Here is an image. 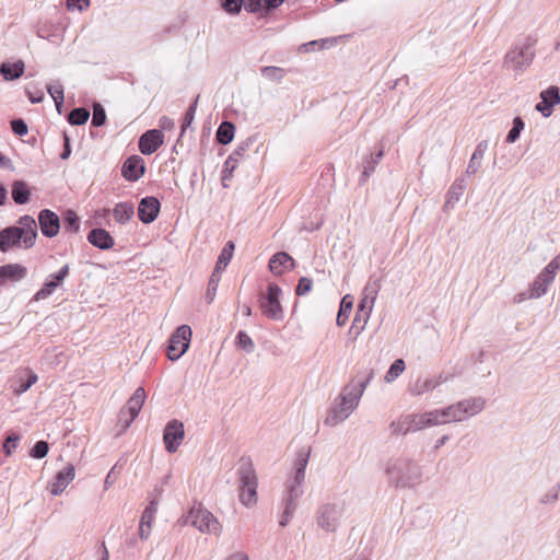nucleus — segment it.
<instances>
[{"label":"nucleus","mask_w":560,"mask_h":560,"mask_svg":"<svg viewBox=\"0 0 560 560\" xmlns=\"http://www.w3.org/2000/svg\"><path fill=\"white\" fill-rule=\"evenodd\" d=\"M373 377V370L365 373H358L342 388L339 396L335 399V402L325 419V423L330 427H336L349 418L358 407L366 386Z\"/></svg>","instance_id":"1"},{"label":"nucleus","mask_w":560,"mask_h":560,"mask_svg":"<svg viewBox=\"0 0 560 560\" xmlns=\"http://www.w3.org/2000/svg\"><path fill=\"white\" fill-rule=\"evenodd\" d=\"M388 486L395 489H413L422 482V467L408 457L389 459L385 465Z\"/></svg>","instance_id":"2"},{"label":"nucleus","mask_w":560,"mask_h":560,"mask_svg":"<svg viewBox=\"0 0 560 560\" xmlns=\"http://www.w3.org/2000/svg\"><path fill=\"white\" fill-rule=\"evenodd\" d=\"M240 479V501L247 508L257 503L258 479L250 459L242 458L237 469Z\"/></svg>","instance_id":"3"},{"label":"nucleus","mask_w":560,"mask_h":560,"mask_svg":"<svg viewBox=\"0 0 560 560\" xmlns=\"http://www.w3.org/2000/svg\"><path fill=\"white\" fill-rule=\"evenodd\" d=\"M534 57V43L526 38L506 52L503 66L509 70L520 73L532 65Z\"/></svg>","instance_id":"4"},{"label":"nucleus","mask_w":560,"mask_h":560,"mask_svg":"<svg viewBox=\"0 0 560 560\" xmlns=\"http://www.w3.org/2000/svg\"><path fill=\"white\" fill-rule=\"evenodd\" d=\"M345 502L325 503L317 511V525L328 533H335L345 516Z\"/></svg>","instance_id":"5"},{"label":"nucleus","mask_w":560,"mask_h":560,"mask_svg":"<svg viewBox=\"0 0 560 560\" xmlns=\"http://www.w3.org/2000/svg\"><path fill=\"white\" fill-rule=\"evenodd\" d=\"M185 524L199 529L201 533L218 535L221 530V525L211 512L203 509L200 504L194 505L185 516Z\"/></svg>","instance_id":"6"},{"label":"nucleus","mask_w":560,"mask_h":560,"mask_svg":"<svg viewBox=\"0 0 560 560\" xmlns=\"http://www.w3.org/2000/svg\"><path fill=\"white\" fill-rule=\"evenodd\" d=\"M281 289L277 283H269L267 292L260 295L259 304L262 314L272 320L280 322L284 317L283 308L280 303Z\"/></svg>","instance_id":"7"},{"label":"nucleus","mask_w":560,"mask_h":560,"mask_svg":"<svg viewBox=\"0 0 560 560\" xmlns=\"http://www.w3.org/2000/svg\"><path fill=\"white\" fill-rule=\"evenodd\" d=\"M560 269V255L555 257L536 277L528 290L529 299H539L548 291Z\"/></svg>","instance_id":"8"},{"label":"nucleus","mask_w":560,"mask_h":560,"mask_svg":"<svg viewBox=\"0 0 560 560\" xmlns=\"http://www.w3.org/2000/svg\"><path fill=\"white\" fill-rule=\"evenodd\" d=\"M191 328L188 325L179 326L171 336L167 346V357L171 361L178 360L189 348Z\"/></svg>","instance_id":"9"},{"label":"nucleus","mask_w":560,"mask_h":560,"mask_svg":"<svg viewBox=\"0 0 560 560\" xmlns=\"http://www.w3.org/2000/svg\"><path fill=\"white\" fill-rule=\"evenodd\" d=\"M486 400L482 397H470L450 405L454 422H460L474 417L485 408Z\"/></svg>","instance_id":"10"},{"label":"nucleus","mask_w":560,"mask_h":560,"mask_svg":"<svg viewBox=\"0 0 560 560\" xmlns=\"http://www.w3.org/2000/svg\"><path fill=\"white\" fill-rule=\"evenodd\" d=\"M145 400V392L142 387H138L133 395L129 398L126 409L120 411L119 421L124 422V428L127 429L131 422L138 417Z\"/></svg>","instance_id":"11"},{"label":"nucleus","mask_w":560,"mask_h":560,"mask_svg":"<svg viewBox=\"0 0 560 560\" xmlns=\"http://www.w3.org/2000/svg\"><path fill=\"white\" fill-rule=\"evenodd\" d=\"M185 436L184 423L179 420L167 422L164 428L163 442L168 453H175L182 444Z\"/></svg>","instance_id":"12"},{"label":"nucleus","mask_w":560,"mask_h":560,"mask_svg":"<svg viewBox=\"0 0 560 560\" xmlns=\"http://www.w3.org/2000/svg\"><path fill=\"white\" fill-rule=\"evenodd\" d=\"M69 265H65L58 272L51 273L45 280L43 287L35 293L33 300L40 301L50 296L54 291L60 287L63 280L69 276Z\"/></svg>","instance_id":"13"},{"label":"nucleus","mask_w":560,"mask_h":560,"mask_svg":"<svg viewBox=\"0 0 560 560\" xmlns=\"http://www.w3.org/2000/svg\"><path fill=\"white\" fill-rule=\"evenodd\" d=\"M445 382H447V376L444 374H439L438 376L427 378L418 377L417 380L409 384L408 392L410 393V395L416 397L422 396L427 393L434 390L436 387L444 384Z\"/></svg>","instance_id":"14"},{"label":"nucleus","mask_w":560,"mask_h":560,"mask_svg":"<svg viewBox=\"0 0 560 560\" xmlns=\"http://www.w3.org/2000/svg\"><path fill=\"white\" fill-rule=\"evenodd\" d=\"M38 225L44 236L52 238L60 230V219L54 211L43 209L38 213Z\"/></svg>","instance_id":"15"},{"label":"nucleus","mask_w":560,"mask_h":560,"mask_svg":"<svg viewBox=\"0 0 560 560\" xmlns=\"http://www.w3.org/2000/svg\"><path fill=\"white\" fill-rule=\"evenodd\" d=\"M164 135L159 129L145 131L139 138V150L144 155L154 153L163 144Z\"/></svg>","instance_id":"16"},{"label":"nucleus","mask_w":560,"mask_h":560,"mask_svg":"<svg viewBox=\"0 0 560 560\" xmlns=\"http://www.w3.org/2000/svg\"><path fill=\"white\" fill-rule=\"evenodd\" d=\"M161 203L158 198L148 196L140 200L138 206V217L139 220L149 224L153 222L160 212Z\"/></svg>","instance_id":"17"},{"label":"nucleus","mask_w":560,"mask_h":560,"mask_svg":"<svg viewBox=\"0 0 560 560\" xmlns=\"http://www.w3.org/2000/svg\"><path fill=\"white\" fill-rule=\"evenodd\" d=\"M19 225L16 226L19 233L25 237L24 240V248H31L35 245L37 238V222L31 215H22L19 221Z\"/></svg>","instance_id":"18"},{"label":"nucleus","mask_w":560,"mask_h":560,"mask_svg":"<svg viewBox=\"0 0 560 560\" xmlns=\"http://www.w3.org/2000/svg\"><path fill=\"white\" fill-rule=\"evenodd\" d=\"M541 101L536 104L535 108L541 113L544 117H549L552 114L555 105L560 104V93L557 86H550L540 93Z\"/></svg>","instance_id":"19"},{"label":"nucleus","mask_w":560,"mask_h":560,"mask_svg":"<svg viewBox=\"0 0 560 560\" xmlns=\"http://www.w3.org/2000/svg\"><path fill=\"white\" fill-rule=\"evenodd\" d=\"M310 450L302 448L298 453L296 460L294 463V472L285 483L303 488L305 481V470L308 464Z\"/></svg>","instance_id":"20"},{"label":"nucleus","mask_w":560,"mask_h":560,"mask_svg":"<svg viewBox=\"0 0 560 560\" xmlns=\"http://www.w3.org/2000/svg\"><path fill=\"white\" fill-rule=\"evenodd\" d=\"M145 172V163L139 155L129 156L122 164L121 174L130 182L138 180Z\"/></svg>","instance_id":"21"},{"label":"nucleus","mask_w":560,"mask_h":560,"mask_svg":"<svg viewBox=\"0 0 560 560\" xmlns=\"http://www.w3.org/2000/svg\"><path fill=\"white\" fill-rule=\"evenodd\" d=\"M25 237L19 233L18 228L8 226L0 231V250L7 253L12 247L24 248Z\"/></svg>","instance_id":"22"},{"label":"nucleus","mask_w":560,"mask_h":560,"mask_svg":"<svg viewBox=\"0 0 560 560\" xmlns=\"http://www.w3.org/2000/svg\"><path fill=\"white\" fill-rule=\"evenodd\" d=\"M75 470L72 464H67L61 470L57 472L54 481L50 483V492L54 495H59L65 491L68 485L74 479Z\"/></svg>","instance_id":"23"},{"label":"nucleus","mask_w":560,"mask_h":560,"mask_svg":"<svg viewBox=\"0 0 560 560\" xmlns=\"http://www.w3.org/2000/svg\"><path fill=\"white\" fill-rule=\"evenodd\" d=\"M294 259L285 252H278L269 260V269L275 276H281L285 269H293Z\"/></svg>","instance_id":"24"},{"label":"nucleus","mask_w":560,"mask_h":560,"mask_svg":"<svg viewBox=\"0 0 560 560\" xmlns=\"http://www.w3.org/2000/svg\"><path fill=\"white\" fill-rule=\"evenodd\" d=\"M88 241L102 250H107L114 246L113 236L102 228L92 229L88 235Z\"/></svg>","instance_id":"25"},{"label":"nucleus","mask_w":560,"mask_h":560,"mask_svg":"<svg viewBox=\"0 0 560 560\" xmlns=\"http://www.w3.org/2000/svg\"><path fill=\"white\" fill-rule=\"evenodd\" d=\"M27 275L26 267L20 264H8L0 266V284L4 281H21Z\"/></svg>","instance_id":"26"},{"label":"nucleus","mask_w":560,"mask_h":560,"mask_svg":"<svg viewBox=\"0 0 560 560\" xmlns=\"http://www.w3.org/2000/svg\"><path fill=\"white\" fill-rule=\"evenodd\" d=\"M384 156V144L381 143L380 150L375 154L365 158L363 162V171L359 179L360 184H364L368 178L374 173L376 166L380 164Z\"/></svg>","instance_id":"27"},{"label":"nucleus","mask_w":560,"mask_h":560,"mask_svg":"<svg viewBox=\"0 0 560 560\" xmlns=\"http://www.w3.org/2000/svg\"><path fill=\"white\" fill-rule=\"evenodd\" d=\"M284 493L282 497V506L290 511H296L299 499L303 495L304 489L301 487L284 485Z\"/></svg>","instance_id":"28"},{"label":"nucleus","mask_w":560,"mask_h":560,"mask_svg":"<svg viewBox=\"0 0 560 560\" xmlns=\"http://www.w3.org/2000/svg\"><path fill=\"white\" fill-rule=\"evenodd\" d=\"M488 148H489V142L487 140H482L477 144V147L470 158V161L468 163L466 174L474 175L478 172V170L480 168V165H481V161H482Z\"/></svg>","instance_id":"29"},{"label":"nucleus","mask_w":560,"mask_h":560,"mask_svg":"<svg viewBox=\"0 0 560 560\" xmlns=\"http://www.w3.org/2000/svg\"><path fill=\"white\" fill-rule=\"evenodd\" d=\"M25 71V63L18 60L14 63L2 62L0 66V73L7 81H13L21 78Z\"/></svg>","instance_id":"30"},{"label":"nucleus","mask_w":560,"mask_h":560,"mask_svg":"<svg viewBox=\"0 0 560 560\" xmlns=\"http://www.w3.org/2000/svg\"><path fill=\"white\" fill-rule=\"evenodd\" d=\"M12 199L16 205H25L30 201L31 191L23 180H15L12 184Z\"/></svg>","instance_id":"31"},{"label":"nucleus","mask_w":560,"mask_h":560,"mask_svg":"<svg viewBox=\"0 0 560 560\" xmlns=\"http://www.w3.org/2000/svg\"><path fill=\"white\" fill-rule=\"evenodd\" d=\"M466 189V184L464 178L456 179L452 186L450 187L447 195L445 207H453L463 196Z\"/></svg>","instance_id":"32"},{"label":"nucleus","mask_w":560,"mask_h":560,"mask_svg":"<svg viewBox=\"0 0 560 560\" xmlns=\"http://www.w3.org/2000/svg\"><path fill=\"white\" fill-rule=\"evenodd\" d=\"M234 250V244L233 242H228L223 249L221 250L218 260L215 262L214 269L212 272L222 273V271L226 268V266L230 264Z\"/></svg>","instance_id":"33"},{"label":"nucleus","mask_w":560,"mask_h":560,"mask_svg":"<svg viewBox=\"0 0 560 560\" xmlns=\"http://www.w3.org/2000/svg\"><path fill=\"white\" fill-rule=\"evenodd\" d=\"M135 214L133 206L128 202H119L113 210L115 220L119 223L128 222Z\"/></svg>","instance_id":"34"},{"label":"nucleus","mask_w":560,"mask_h":560,"mask_svg":"<svg viewBox=\"0 0 560 560\" xmlns=\"http://www.w3.org/2000/svg\"><path fill=\"white\" fill-rule=\"evenodd\" d=\"M234 132H235V126L230 121H223V122H221V125L219 126V128L217 130V133H215L217 141L220 144H224V145L229 144L234 138Z\"/></svg>","instance_id":"35"},{"label":"nucleus","mask_w":560,"mask_h":560,"mask_svg":"<svg viewBox=\"0 0 560 560\" xmlns=\"http://www.w3.org/2000/svg\"><path fill=\"white\" fill-rule=\"evenodd\" d=\"M352 306H353L352 296L349 294L345 295L341 300L340 308H339L337 319H336L338 326L346 325V323L349 318V314L352 311Z\"/></svg>","instance_id":"36"},{"label":"nucleus","mask_w":560,"mask_h":560,"mask_svg":"<svg viewBox=\"0 0 560 560\" xmlns=\"http://www.w3.org/2000/svg\"><path fill=\"white\" fill-rule=\"evenodd\" d=\"M389 429H390V433L393 435H399V434L406 435L407 433L412 432L410 421H409V416L407 415V416L398 418L397 420H394L390 423Z\"/></svg>","instance_id":"37"},{"label":"nucleus","mask_w":560,"mask_h":560,"mask_svg":"<svg viewBox=\"0 0 560 560\" xmlns=\"http://www.w3.org/2000/svg\"><path fill=\"white\" fill-rule=\"evenodd\" d=\"M90 117V112L84 107H75L68 115L69 124L73 126L84 125Z\"/></svg>","instance_id":"38"},{"label":"nucleus","mask_w":560,"mask_h":560,"mask_svg":"<svg viewBox=\"0 0 560 560\" xmlns=\"http://www.w3.org/2000/svg\"><path fill=\"white\" fill-rule=\"evenodd\" d=\"M63 228L70 233H77L80 229L79 217L71 209L67 210L63 214Z\"/></svg>","instance_id":"39"},{"label":"nucleus","mask_w":560,"mask_h":560,"mask_svg":"<svg viewBox=\"0 0 560 560\" xmlns=\"http://www.w3.org/2000/svg\"><path fill=\"white\" fill-rule=\"evenodd\" d=\"M221 280V275L220 273H217V272H212L211 276H210V279H209V283H208V288H207V291H206V301L207 303H212L214 298H215V294H217V290H218V287H219V282Z\"/></svg>","instance_id":"40"},{"label":"nucleus","mask_w":560,"mask_h":560,"mask_svg":"<svg viewBox=\"0 0 560 560\" xmlns=\"http://www.w3.org/2000/svg\"><path fill=\"white\" fill-rule=\"evenodd\" d=\"M524 127H525V124H524L523 119L520 116L515 117L513 119V127L506 135L505 141L508 143H514L520 138L521 132L523 131Z\"/></svg>","instance_id":"41"},{"label":"nucleus","mask_w":560,"mask_h":560,"mask_svg":"<svg viewBox=\"0 0 560 560\" xmlns=\"http://www.w3.org/2000/svg\"><path fill=\"white\" fill-rule=\"evenodd\" d=\"M261 75L270 81L280 82L284 77V70L275 66H266L261 68Z\"/></svg>","instance_id":"42"},{"label":"nucleus","mask_w":560,"mask_h":560,"mask_svg":"<svg viewBox=\"0 0 560 560\" xmlns=\"http://www.w3.org/2000/svg\"><path fill=\"white\" fill-rule=\"evenodd\" d=\"M405 370V362L402 359L395 360L392 365L389 366V370L387 371L385 375V381L387 383L393 382L395 378H397Z\"/></svg>","instance_id":"43"},{"label":"nucleus","mask_w":560,"mask_h":560,"mask_svg":"<svg viewBox=\"0 0 560 560\" xmlns=\"http://www.w3.org/2000/svg\"><path fill=\"white\" fill-rule=\"evenodd\" d=\"M236 346L247 353H252L255 349L254 341L252 338L243 330H240L236 335Z\"/></svg>","instance_id":"44"},{"label":"nucleus","mask_w":560,"mask_h":560,"mask_svg":"<svg viewBox=\"0 0 560 560\" xmlns=\"http://www.w3.org/2000/svg\"><path fill=\"white\" fill-rule=\"evenodd\" d=\"M409 416V421L411 425L412 432L421 431L425 428H429L427 423L425 412L423 413H411Z\"/></svg>","instance_id":"45"},{"label":"nucleus","mask_w":560,"mask_h":560,"mask_svg":"<svg viewBox=\"0 0 560 560\" xmlns=\"http://www.w3.org/2000/svg\"><path fill=\"white\" fill-rule=\"evenodd\" d=\"M374 303H375V301L362 296V299L359 303V306H358V310H360V312H363V324L361 326V329H363L365 324L368 323V320L370 318V314L373 310Z\"/></svg>","instance_id":"46"},{"label":"nucleus","mask_w":560,"mask_h":560,"mask_svg":"<svg viewBox=\"0 0 560 560\" xmlns=\"http://www.w3.org/2000/svg\"><path fill=\"white\" fill-rule=\"evenodd\" d=\"M106 122V113H105V109L104 107L98 104V103H95L93 105V116H92V125L94 127H101L103 126L104 124Z\"/></svg>","instance_id":"47"},{"label":"nucleus","mask_w":560,"mask_h":560,"mask_svg":"<svg viewBox=\"0 0 560 560\" xmlns=\"http://www.w3.org/2000/svg\"><path fill=\"white\" fill-rule=\"evenodd\" d=\"M158 511V501L152 500L150 504L144 509L141 515V523H148V527L151 528V523L153 522L155 514Z\"/></svg>","instance_id":"48"},{"label":"nucleus","mask_w":560,"mask_h":560,"mask_svg":"<svg viewBox=\"0 0 560 560\" xmlns=\"http://www.w3.org/2000/svg\"><path fill=\"white\" fill-rule=\"evenodd\" d=\"M197 103H198V96L196 97L195 102L188 107V109L185 113V116H184L183 122H182L180 136H183L185 133L186 128L189 127L191 125V122L194 121L196 109H197Z\"/></svg>","instance_id":"49"},{"label":"nucleus","mask_w":560,"mask_h":560,"mask_svg":"<svg viewBox=\"0 0 560 560\" xmlns=\"http://www.w3.org/2000/svg\"><path fill=\"white\" fill-rule=\"evenodd\" d=\"M27 372H28V378L26 381L21 380L20 385L13 389L15 395H22L23 393L27 392L32 387V385H34L37 382V380H38L37 375L32 371H27Z\"/></svg>","instance_id":"50"},{"label":"nucleus","mask_w":560,"mask_h":560,"mask_svg":"<svg viewBox=\"0 0 560 560\" xmlns=\"http://www.w3.org/2000/svg\"><path fill=\"white\" fill-rule=\"evenodd\" d=\"M49 451V445L46 441H38L31 450V456L33 458H44Z\"/></svg>","instance_id":"51"},{"label":"nucleus","mask_w":560,"mask_h":560,"mask_svg":"<svg viewBox=\"0 0 560 560\" xmlns=\"http://www.w3.org/2000/svg\"><path fill=\"white\" fill-rule=\"evenodd\" d=\"M312 288H313L312 279H310L307 277H302V278H300L299 283L295 288V293L299 296H303V295H306L307 293H310L312 291Z\"/></svg>","instance_id":"52"},{"label":"nucleus","mask_w":560,"mask_h":560,"mask_svg":"<svg viewBox=\"0 0 560 560\" xmlns=\"http://www.w3.org/2000/svg\"><path fill=\"white\" fill-rule=\"evenodd\" d=\"M335 42H336L335 39H328V38L320 39V40H312L306 44H303L301 46V49H305L306 51L315 50V49H324L327 47L328 44L332 45Z\"/></svg>","instance_id":"53"},{"label":"nucleus","mask_w":560,"mask_h":560,"mask_svg":"<svg viewBox=\"0 0 560 560\" xmlns=\"http://www.w3.org/2000/svg\"><path fill=\"white\" fill-rule=\"evenodd\" d=\"M20 441V436L15 433L10 434L4 443H3V451L7 456H10L12 452L16 448L18 443Z\"/></svg>","instance_id":"54"},{"label":"nucleus","mask_w":560,"mask_h":560,"mask_svg":"<svg viewBox=\"0 0 560 560\" xmlns=\"http://www.w3.org/2000/svg\"><path fill=\"white\" fill-rule=\"evenodd\" d=\"M380 288L381 287H380L378 281H375L373 283H368L363 289L362 296L375 301L377 298Z\"/></svg>","instance_id":"55"},{"label":"nucleus","mask_w":560,"mask_h":560,"mask_svg":"<svg viewBox=\"0 0 560 560\" xmlns=\"http://www.w3.org/2000/svg\"><path fill=\"white\" fill-rule=\"evenodd\" d=\"M243 1L244 0H222V8L231 14H236L241 11Z\"/></svg>","instance_id":"56"},{"label":"nucleus","mask_w":560,"mask_h":560,"mask_svg":"<svg viewBox=\"0 0 560 560\" xmlns=\"http://www.w3.org/2000/svg\"><path fill=\"white\" fill-rule=\"evenodd\" d=\"M11 128L18 136H25L28 131L26 122L21 118L13 119L11 121Z\"/></svg>","instance_id":"57"},{"label":"nucleus","mask_w":560,"mask_h":560,"mask_svg":"<svg viewBox=\"0 0 560 560\" xmlns=\"http://www.w3.org/2000/svg\"><path fill=\"white\" fill-rule=\"evenodd\" d=\"M46 89L54 101L58 100L59 96H65L63 86L59 81L47 84Z\"/></svg>","instance_id":"58"},{"label":"nucleus","mask_w":560,"mask_h":560,"mask_svg":"<svg viewBox=\"0 0 560 560\" xmlns=\"http://www.w3.org/2000/svg\"><path fill=\"white\" fill-rule=\"evenodd\" d=\"M425 416H427V423H428L429 428L443 424L439 409L427 411Z\"/></svg>","instance_id":"59"},{"label":"nucleus","mask_w":560,"mask_h":560,"mask_svg":"<svg viewBox=\"0 0 560 560\" xmlns=\"http://www.w3.org/2000/svg\"><path fill=\"white\" fill-rule=\"evenodd\" d=\"M236 162H237V160L233 155H230L228 158V160L224 163L225 170L223 171V173H224L223 177H222L223 182H225L228 176H230L232 174L233 170L235 168Z\"/></svg>","instance_id":"60"},{"label":"nucleus","mask_w":560,"mask_h":560,"mask_svg":"<svg viewBox=\"0 0 560 560\" xmlns=\"http://www.w3.org/2000/svg\"><path fill=\"white\" fill-rule=\"evenodd\" d=\"M26 95L32 104H38L44 100V93L42 90L32 91L31 89H26Z\"/></svg>","instance_id":"61"},{"label":"nucleus","mask_w":560,"mask_h":560,"mask_svg":"<svg viewBox=\"0 0 560 560\" xmlns=\"http://www.w3.org/2000/svg\"><path fill=\"white\" fill-rule=\"evenodd\" d=\"M559 490L558 487H555L551 491L545 493L540 498V502L544 504L553 503L558 500Z\"/></svg>","instance_id":"62"},{"label":"nucleus","mask_w":560,"mask_h":560,"mask_svg":"<svg viewBox=\"0 0 560 560\" xmlns=\"http://www.w3.org/2000/svg\"><path fill=\"white\" fill-rule=\"evenodd\" d=\"M90 5V0H67L69 10L77 8L79 11L85 10Z\"/></svg>","instance_id":"63"},{"label":"nucleus","mask_w":560,"mask_h":560,"mask_svg":"<svg viewBox=\"0 0 560 560\" xmlns=\"http://www.w3.org/2000/svg\"><path fill=\"white\" fill-rule=\"evenodd\" d=\"M439 410H440L441 420H442L443 424L454 422L452 409L450 406L439 409Z\"/></svg>","instance_id":"64"}]
</instances>
